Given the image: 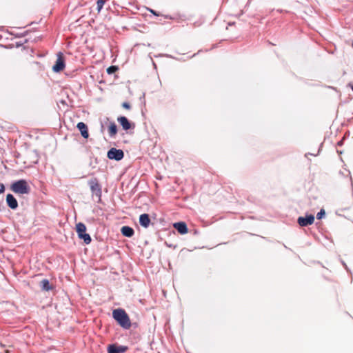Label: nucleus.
Wrapping results in <instances>:
<instances>
[{
    "instance_id": "9b49d317",
    "label": "nucleus",
    "mask_w": 353,
    "mask_h": 353,
    "mask_svg": "<svg viewBox=\"0 0 353 353\" xmlns=\"http://www.w3.org/2000/svg\"><path fill=\"white\" fill-rule=\"evenodd\" d=\"M6 203L8 205L12 210H15L18 207V202L14 196L11 194H8L6 196Z\"/></svg>"
},
{
    "instance_id": "412c9836",
    "label": "nucleus",
    "mask_w": 353,
    "mask_h": 353,
    "mask_svg": "<svg viewBox=\"0 0 353 353\" xmlns=\"http://www.w3.org/2000/svg\"><path fill=\"white\" fill-rule=\"evenodd\" d=\"M6 188L3 183H0V194H2L5 192Z\"/></svg>"
},
{
    "instance_id": "423d86ee",
    "label": "nucleus",
    "mask_w": 353,
    "mask_h": 353,
    "mask_svg": "<svg viewBox=\"0 0 353 353\" xmlns=\"http://www.w3.org/2000/svg\"><path fill=\"white\" fill-rule=\"evenodd\" d=\"M65 68L64 57L61 52L57 54V59L55 64L53 65L52 69L54 72H59L62 71Z\"/></svg>"
},
{
    "instance_id": "20e7f679",
    "label": "nucleus",
    "mask_w": 353,
    "mask_h": 353,
    "mask_svg": "<svg viewBox=\"0 0 353 353\" xmlns=\"http://www.w3.org/2000/svg\"><path fill=\"white\" fill-rule=\"evenodd\" d=\"M88 185L90 188L91 192L93 195H95L99 199L101 197V187L97 178H92L88 181Z\"/></svg>"
},
{
    "instance_id": "4468645a",
    "label": "nucleus",
    "mask_w": 353,
    "mask_h": 353,
    "mask_svg": "<svg viewBox=\"0 0 353 353\" xmlns=\"http://www.w3.org/2000/svg\"><path fill=\"white\" fill-rule=\"evenodd\" d=\"M121 232L126 237H132L134 234V230L129 226H123L121 229Z\"/></svg>"
},
{
    "instance_id": "a211bd4d",
    "label": "nucleus",
    "mask_w": 353,
    "mask_h": 353,
    "mask_svg": "<svg viewBox=\"0 0 353 353\" xmlns=\"http://www.w3.org/2000/svg\"><path fill=\"white\" fill-rule=\"evenodd\" d=\"M117 70H118L117 66L112 65L107 68V72L109 74H113L114 72H115Z\"/></svg>"
},
{
    "instance_id": "7ed1b4c3",
    "label": "nucleus",
    "mask_w": 353,
    "mask_h": 353,
    "mask_svg": "<svg viewBox=\"0 0 353 353\" xmlns=\"http://www.w3.org/2000/svg\"><path fill=\"white\" fill-rule=\"evenodd\" d=\"M76 231L79 239H83L85 244H89L92 239L89 234L86 233V226L83 223L76 225Z\"/></svg>"
},
{
    "instance_id": "39448f33",
    "label": "nucleus",
    "mask_w": 353,
    "mask_h": 353,
    "mask_svg": "<svg viewBox=\"0 0 353 353\" xmlns=\"http://www.w3.org/2000/svg\"><path fill=\"white\" fill-rule=\"evenodd\" d=\"M107 157L110 159L120 161L123 158L124 153L122 150L113 148L108 152Z\"/></svg>"
},
{
    "instance_id": "0eeeda50",
    "label": "nucleus",
    "mask_w": 353,
    "mask_h": 353,
    "mask_svg": "<svg viewBox=\"0 0 353 353\" xmlns=\"http://www.w3.org/2000/svg\"><path fill=\"white\" fill-rule=\"evenodd\" d=\"M297 222L301 227L310 225L314 222V216L312 214L306 215L305 217L299 216L297 219Z\"/></svg>"
},
{
    "instance_id": "4be33fe9",
    "label": "nucleus",
    "mask_w": 353,
    "mask_h": 353,
    "mask_svg": "<svg viewBox=\"0 0 353 353\" xmlns=\"http://www.w3.org/2000/svg\"><path fill=\"white\" fill-rule=\"evenodd\" d=\"M151 12L153 13L154 15L158 16V14L152 10H151Z\"/></svg>"
},
{
    "instance_id": "2eb2a0df",
    "label": "nucleus",
    "mask_w": 353,
    "mask_h": 353,
    "mask_svg": "<svg viewBox=\"0 0 353 353\" xmlns=\"http://www.w3.org/2000/svg\"><path fill=\"white\" fill-rule=\"evenodd\" d=\"M108 134L110 137H114L117 133V126L114 122H111L108 128Z\"/></svg>"
},
{
    "instance_id": "f257e3e1",
    "label": "nucleus",
    "mask_w": 353,
    "mask_h": 353,
    "mask_svg": "<svg viewBox=\"0 0 353 353\" xmlns=\"http://www.w3.org/2000/svg\"><path fill=\"white\" fill-rule=\"evenodd\" d=\"M113 318L124 329H130L131 322L125 311L123 309H116L112 312Z\"/></svg>"
},
{
    "instance_id": "f3484780",
    "label": "nucleus",
    "mask_w": 353,
    "mask_h": 353,
    "mask_svg": "<svg viewBox=\"0 0 353 353\" xmlns=\"http://www.w3.org/2000/svg\"><path fill=\"white\" fill-rule=\"evenodd\" d=\"M106 0H97V11L100 12Z\"/></svg>"
},
{
    "instance_id": "ddd939ff",
    "label": "nucleus",
    "mask_w": 353,
    "mask_h": 353,
    "mask_svg": "<svg viewBox=\"0 0 353 353\" xmlns=\"http://www.w3.org/2000/svg\"><path fill=\"white\" fill-rule=\"evenodd\" d=\"M77 127L81 132V134L83 138L87 139L89 137L88 127L83 122L78 123Z\"/></svg>"
},
{
    "instance_id": "dca6fc26",
    "label": "nucleus",
    "mask_w": 353,
    "mask_h": 353,
    "mask_svg": "<svg viewBox=\"0 0 353 353\" xmlns=\"http://www.w3.org/2000/svg\"><path fill=\"white\" fill-rule=\"evenodd\" d=\"M40 286L42 290L49 291L52 289V285L50 284L49 281L48 279H43L40 282Z\"/></svg>"
},
{
    "instance_id": "1a4fd4ad",
    "label": "nucleus",
    "mask_w": 353,
    "mask_h": 353,
    "mask_svg": "<svg viewBox=\"0 0 353 353\" xmlns=\"http://www.w3.org/2000/svg\"><path fill=\"white\" fill-rule=\"evenodd\" d=\"M127 350L128 347L123 345H110L108 347V353H124Z\"/></svg>"
},
{
    "instance_id": "aec40b11",
    "label": "nucleus",
    "mask_w": 353,
    "mask_h": 353,
    "mask_svg": "<svg viewBox=\"0 0 353 353\" xmlns=\"http://www.w3.org/2000/svg\"><path fill=\"white\" fill-rule=\"evenodd\" d=\"M122 107L127 110H130L131 108L130 104L128 102H123L122 103Z\"/></svg>"
},
{
    "instance_id": "f03ea898",
    "label": "nucleus",
    "mask_w": 353,
    "mask_h": 353,
    "mask_svg": "<svg viewBox=\"0 0 353 353\" xmlns=\"http://www.w3.org/2000/svg\"><path fill=\"white\" fill-rule=\"evenodd\" d=\"M10 190L17 194H28L30 187L26 180L20 179L11 184Z\"/></svg>"
},
{
    "instance_id": "6ab92c4d",
    "label": "nucleus",
    "mask_w": 353,
    "mask_h": 353,
    "mask_svg": "<svg viewBox=\"0 0 353 353\" xmlns=\"http://www.w3.org/2000/svg\"><path fill=\"white\" fill-rule=\"evenodd\" d=\"M325 214V210H321V211L317 213L316 214V218L318 219H322V217Z\"/></svg>"
},
{
    "instance_id": "f8f14e48",
    "label": "nucleus",
    "mask_w": 353,
    "mask_h": 353,
    "mask_svg": "<svg viewBox=\"0 0 353 353\" xmlns=\"http://www.w3.org/2000/svg\"><path fill=\"white\" fill-rule=\"evenodd\" d=\"M150 219L148 214H142L139 216V223L145 228H148L150 224Z\"/></svg>"
},
{
    "instance_id": "9d476101",
    "label": "nucleus",
    "mask_w": 353,
    "mask_h": 353,
    "mask_svg": "<svg viewBox=\"0 0 353 353\" xmlns=\"http://www.w3.org/2000/svg\"><path fill=\"white\" fill-rule=\"evenodd\" d=\"M173 227L181 234H185L188 232L187 225L185 222H177L173 224Z\"/></svg>"
},
{
    "instance_id": "6e6552de",
    "label": "nucleus",
    "mask_w": 353,
    "mask_h": 353,
    "mask_svg": "<svg viewBox=\"0 0 353 353\" xmlns=\"http://www.w3.org/2000/svg\"><path fill=\"white\" fill-rule=\"evenodd\" d=\"M117 121L121 125L124 130H128L131 128H134V124L130 123L125 117H118Z\"/></svg>"
}]
</instances>
